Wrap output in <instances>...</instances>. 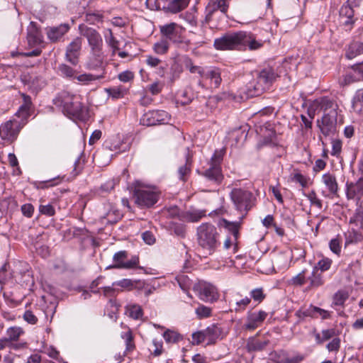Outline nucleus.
Instances as JSON below:
<instances>
[{"label":"nucleus","instance_id":"nucleus-1","mask_svg":"<svg viewBox=\"0 0 363 363\" xmlns=\"http://www.w3.org/2000/svg\"><path fill=\"white\" fill-rule=\"evenodd\" d=\"M23 104L19 107L13 118L0 125L1 138L11 143L16 140L20 131L27 123L30 116L31 100L29 96L22 94Z\"/></svg>","mask_w":363,"mask_h":363},{"label":"nucleus","instance_id":"nucleus-2","mask_svg":"<svg viewBox=\"0 0 363 363\" xmlns=\"http://www.w3.org/2000/svg\"><path fill=\"white\" fill-rule=\"evenodd\" d=\"M313 106L319 108L324 112L321 120H318V126L325 136L334 135L336 133L338 116V106L330 99L323 97L314 101Z\"/></svg>","mask_w":363,"mask_h":363},{"label":"nucleus","instance_id":"nucleus-3","mask_svg":"<svg viewBox=\"0 0 363 363\" xmlns=\"http://www.w3.org/2000/svg\"><path fill=\"white\" fill-rule=\"evenodd\" d=\"M53 102L68 116L82 118L85 113V108L82 105L79 95L62 91L54 99Z\"/></svg>","mask_w":363,"mask_h":363},{"label":"nucleus","instance_id":"nucleus-4","mask_svg":"<svg viewBox=\"0 0 363 363\" xmlns=\"http://www.w3.org/2000/svg\"><path fill=\"white\" fill-rule=\"evenodd\" d=\"M219 234L215 225L209 223L201 224L196 229L199 247L206 255H212L218 243Z\"/></svg>","mask_w":363,"mask_h":363},{"label":"nucleus","instance_id":"nucleus-5","mask_svg":"<svg viewBox=\"0 0 363 363\" xmlns=\"http://www.w3.org/2000/svg\"><path fill=\"white\" fill-rule=\"evenodd\" d=\"M230 199L235 208L240 213H247L255 203V197L253 194L250 191L240 187H233L231 189Z\"/></svg>","mask_w":363,"mask_h":363},{"label":"nucleus","instance_id":"nucleus-6","mask_svg":"<svg viewBox=\"0 0 363 363\" xmlns=\"http://www.w3.org/2000/svg\"><path fill=\"white\" fill-rule=\"evenodd\" d=\"M133 198L140 208H149L157 203L159 195L152 187L138 186L135 189Z\"/></svg>","mask_w":363,"mask_h":363},{"label":"nucleus","instance_id":"nucleus-7","mask_svg":"<svg viewBox=\"0 0 363 363\" xmlns=\"http://www.w3.org/2000/svg\"><path fill=\"white\" fill-rule=\"evenodd\" d=\"M241 31L226 33L214 40V47L217 50H235L241 48Z\"/></svg>","mask_w":363,"mask_h":363},{"label":"nucleus","instance_id":"nucleus-8","mask_svg":"<svg viewBox=\"0 0 363 363\" xmlns=\"http://www.w3.org/2000/svg\"><path fill=\"white\" fill-rule=\"evenodd\" d=\"M162 35L174 43H180L183 40L185 29L176 23H170L160 26Z\"/></svg>","mask_w":363,"mask_h":363},{"label":"nucleus","instance_id":"nucleus-9","mask_svg":"<svg viewBox=\"0 0 363 363\" xmlns=\"http://www.w3.org/2000/svg\"><path fill=\"white\" fill-rule=\"evenodd\" d=\"M127 257L128 253L124 250L115 253L113 257L115 264L110 267V268L127 269L136 268L139 264V258L138 257H133L130 260L125 261Z\"/></svg>","mask_w":363,"mask_h":363},{"label":"nucleus","instance_id":"nucleus-10","mask_svg":"<svg viewBox=\"0 0 363 363\" xmlns=\"http://www.w3.org/2000/svg\"><path fill=\"white\" fill-rule=\"evenodd\" d=\"M82 34L87 38L91 53L99 57V54L102 51L103 45V40L99 33L93 28H86L82 30Z\"/></svg>","mask_w":363,"mask_h":363},{"label":"nucleus","instance_id":"nucleus-11","mask_svg":"<svg viewBox=\"0 0 363 363\" xmlns=\"http://www.w3.org/2000/svg\"><path fill=\"white\" fill-rule=\"evenodd\" d=\"M194 289L199 292L200 298L204 301L213 302L218 298L216 288L209 283H199L194 286Z\"/></svg>","mask_w":363,"mask_h":363},{"label":"nucleus","instance_id":"nucleus-12","mask_svg":"<svg viewBox=\"0 0 363 363\" xmlns=\"http://www.w3.org/2000/svg\"><path fill=\"white\" fill-rule=\"evenodd\" d=\"M230 1V0H216L208 3L206 7V21H211L218 11L225 15L228 9Z\"/></svg>","mask_w":363,"mask_h":363},{"label":"nucleus","instance_id":"nucleus-13","mask_svg":"<svg viewBox=\"0 0 363 363\" xmlns=\"http://www.w3.org/2000/svg\"><path fill=\"white\" fill-rule=\"evenodd\" d=\"M82 39L76 38L67 47L65 57L66 60L73 65H77L82 48Z\"/></svg>","mask_w":363,"mask_h":363},{"label":"nucleus","instance_id":"nucleus-14","mask_svg":"<svg viewBox=\"0 0 363 363\" xmlns=\"http://www.w3.org/2000/svg\"><path fill=\"white\" fill-rule=\"evenodd\" d=\"M267 313L263 311L258 312H249L247 320L244 325L246 330H253L258 328L266 319Z\"/></svg>","mask_w":363,"mask_h":363},{"label":"nucleus","instance_id":"nucleus-15","mask_svg":"<svg viewBox=\"0 0 363 363\" xmlns=\"http://www.w3.org/2000/svg\"><path fill=\"white\" fill-rule=\"evenodd\" d=\"M363 195V176L355 182H347L346 184V197L348 200L360 198Z\"/></svg>","mask_w":363,"mask_h":363},{"label":"nucleus","instance_id":"nucleus-16","mask_svg":"<svg viewBox=\"0 0 363 363\" xmlns=\"http://www.w3.org/2000/svg\"><path fill=\"white\" fill-rule=\"evenodd\" d=\"M241 47H247L250 50L260 49L264 45L263 40L257 39V37L251 33L241 31Z\"/></svg>","mask_w":363,"mask_h":363},{"label":"nucleus","instance_id":"nucleus-17","mask_svg":"<svg viewBox=\"0 0 363 363\" xmlns=\"http://www.w3.org/2000/svg\"><path fill=\"white\" fill-rule=\"evenodd\" d=\"M24 334V330L18 326H12L6 331V337L0 340V350H3L9 343L18 340Z\"/></svg>","mask_w":363,"mask_h":363},{"label":"nucleus","instance_id":"nucleus-18","mask_svg":"<svg viewBox=\"0 0 363 363\" xmlns=\"http://www.w3.org/2000/svg\"><path fill=\"white\" fill-rule=\"evenodd\" d=\"M203 331L207 345H213L218 340H222L224 337L221 328L217 325H212L205 330H203Z\"/></svg>","mask_w":363,"mask_h":363},{"label":"nucleus","instance_id":"nucleus-19","mask_svg":"<svg viewBox=\"0 0 363 363\" xmlns=\"http://www.w3.org/2000/svg\"><path fill=\"white\" fill-rule=\"evenodd\" d=\"M212 160H214L215 164L209 169L206 170L203 173V175L209 180L220 182L222 180L223 177L221 174L220 168L217 163L221 160V157L220 155L217 156L216 154H214Z\"/></svg>","mask_w":363,"mask_h":363},{"label":"nucleus","instance_id":"nucleus-20","mask_svg":"<svg viewBox=\"0 0 363 363\" xmlns=\"http://www.w3.org/2000/svg\"><path fill=\"white\" fill-rule=\"evenodd\" d=\"M266 89H267L265 86L261 84L257 78L246 85L245 92L247 97H253L262 94Z\"/></svg>","mask_w":363,"mask_h":363},{"label":"nucleus","instance_id":"nucleus-21","mask_svg":"<svg viewBox=\"0 0 363 363\" xmlns=\"http://www.w3.org/2000/svg\"><path fill=\"white\" fill-rule=\"evenodd\" d=\"M69 29L68 24H61L57 27H51L47 30L48 38L52 42L60 39Z\"/></svg>","mask_w":363,"mask_h":363},{"label":"nucleus","instance_id":"nucleus-22","mask_svg":"<svg viewBox=\"0 0 363 363\" xmlns=\"http://www.w3.org/2000/svg\"><path fill=\"white\" fill-rule=\"evenodd\" d=\"M321 182L330 194H337L338 191V184L333 174L330 172L323 174L321 177Z\"/></svg>","mask_w":363,"mask_h":363},{"label":"nucleus","instance_id":"nucleus-23","mask_svg":"<svg viewBox=\"0 0 363 363\" xmlns=\"http://www.w3.org/2000/svg\"><path fill=\"white\" fill-rule=\"evenodd\" d=\"M354 11L348 4L342 6L340 10V22L345 26H350L354 23Z\"/></svg>","mask_w":363,"mask_h":363},{"label":"nucleus","instance_id":"nucleus-24","mask_svg":"<svg viewBox=\"0 0 363 363\" xmlns=\"http://www.w3.org/2000/svg\"><path fill=\"white\" fill-rule=\"evenodd\" d=\"M232 235L227 237L223 242V247L225 250H229L232 246H233V252L235 253L237 252V240L238 238V225L237 224H233L231 228Z\"/></svg>","mask_w":363,"mask_h":363},{"label":"nucleus","instance_id":"nucleus-25","mask_svg":"<svg viewBox=\"0 0 363 363\" xmlns=\"http://www.w3.org/2000/svg\"><path fill=\"white\" fill-rule=\"evenodd\" d=\"M291 255L287 252H281L278 254L273 260L274 268L279 270L285 269L289 267Z\"/></svg>","mask_w":363,"mask_h":363},{"label":"nucleus","instance_id":"nucleus-26","mask_svg":"<svg viewBox=\"0 0 363 363\" xmlns=\"http://www.w3.org/2000/svg\"><path fill=\"white\" fill-rule=\"evenodd\" d=\"M361 54H363V43L359 41L352 42L345 52V56L349 60H352Z\"/></svg>","mask_w":363,"mask_h":363},{"label":"nucleus","instance_id":"nucleus-27","mask_svg":"<svg viewBox=\"0 0 363 363\" xmlns=\"http://www.w3.org/2000/svg\"><path fill=\"white\" fill-rule=\"evenodd\" d=\"M268 344L267 340H260L257 337H252L247 340L246 348L248 352L262 350Z\"/></svg>","mask_w":363,"mask_h":363},{"label":"nucleus","instance_id":"nucleus-28","mask_svg":"<svg viewBox=\"0 0 363 363\" xmlns=\"http://www.w3.org/2000/svg\"><path fill=\"white\" fill-rule=\"evenodd\" d=\"M274 77L275 74L274 71L271 68H266L259 73L257 79L268 89Z\"/></svg>","mask_w":363,"mask_h":363},{"label":"nucleus","instance_id":"nucleus-29","mask_svg":"<svg viewBox=\"0 0 363 363\" xmlns=\"http://www.w3.org/2000/svg\"><path fill=\"white\" fill-rule=\"evenodd\" d=\"M309 281L308 289L318 288L324 284V280L320 273L316 272V269H313L310 275H307V281Z\"/></svg>","mask_w":363,"mask_h":363},{"label":"nucleus","instance_id":"nucleus-30","mask_svg":"<svg viewBox=\"0 0 363 363\" xmlns=\"http://www.w3.org/2000/svg\"><path fill=\"white\" fill-rule=\"evenodd\" d=\"M352 109L355 113L363 115V88L355 92L352 99Z\"/></svg>","mask_w":363,"mask_h":363},{"label":"nucleus","instance_id":"nucleus-31","mask_svg":"<svg viewBox=\"0 0 363 363\" xmlns=\"http://www.w3.org/2000/svg\"><path fill=\"white\" fill-rule=\"evenodd\" d=\"M125 314L133 319L138 320L143 317V312L140 306L130 303L125 307Z\"/></svg>","mask_w":363,"mask_h":363},{"label":"nucleus","instance_id":"nucleus-32","mask_svg":"<svg viewBox=\"0 0 363 363\" xmlns=\"http://www.w3.org/2000/svg\"><path fill=\"white\" fill-rule=\"evenodd\" d=\"M206 216V211L199 210L189 211L183 213L182 219L188 222H198Z\"/></svg>","mask_w":363,"mask_h":363},{"label":"nucleus","instance_id":"nucleus-33","mask_svg":"<svg viewBox=\"0 0 363 363\" xmlns=\"http://www.w3.org/2000/svg\"><path fill=\"white\" fill-rule=\"evenodd\" d=\"M211 80V87L217 88L221 82L220 74L218 69H213L207 71L204 77Z\"/></svg>","mask_w":363,"mask_h":363},{"label":"nucleus","instance_id":"nucleus-34","mask_svg":"<svg viewBox=\"0 0 363 363\" xmlns=\"http://www.w3.org/2000/svg\"><path fill=\"white\" fill-rule=\"evenodd\" d=\"M307 282V270L303 269L288 281V284L294 286H301Z\"/></svg>","mask_w":363,"mask_h":363},{"label":"nucleus","instance_id":"nucleus-35","mask_svg":"<svg viewBox=\"0 0 363 363\" xmlns=\"http://www.w3.org/2000/svg\"><path fill=\"white\" fill-rule=\"evenodd\" d=\"M106 94L114 99L123 98L127 93V89L122 86L105 89Z\"/></svg>","mask_w":363,"mask_h":363},{"label":"nucleus","instance_id":"nucleus-36","mask_svg":"<svg viewBox=\"0 0 363 363\" xmlns=\"http://www.w3.org/2000/svg\"><path fill=\"white\" fill-rule=\"evenodd\" d=\"M189 0H173L168 5V9L174 13L184 9L189 4Z\"/></svg>","mask_w":363,"mask_h":363},{"label":"nucleus","instance_id":"nucleus-37","mask_svg":"<svg viewBox=\"0 0 363 363\" xmlns=\"http://www.w3.org/2000/svg\"><path fill=\"white\" fill-rule=\"evenodd\" d=\"M104 77V73L103 72L102 74L97 75L84 73L77 76L76 78L78 82L87 84L91 82L103 79Z\"/></svg>","mask_w":363,"mask_h":363},{"label":"nucleus","instance_id":"nucleus-38","mask_svg":"<svg viewBox=\"0 0 363 363\" xmlns=\"http://www.w3.org/2000/svg\"><path fill=\"white\" fill-rule=\"evenodd\" d=\"M103 61V52L99 54V57L96 55H93L91 53V56L90 57L89 61L86 63V68L89 69H95L97 67H100L102 64Z\"/></svg>","mask_w":363,"mask_h":363},{"label":"nucleus","instance_id":"nucleus-39","mask_svg":"<svg viewBox=\"0 0 363 363\" xmlns=\"http://www.w3.org/2000/svg\"><path fill=\"white\" fill-rule=\"evenodd\" d=\"M156 112L148 111L145 113L140 119V123L143 125L151 126L155 125L157 123L155 116H157Z\"/></svg>","mask_w":363,"mask_h":363},{"label":"nucleus","instance_id":"nucleus-40","mask_svg":"<svg viewBox=\"0 0 363 363\" xmlns=\"http://www.w3.org/2000/svg\"><path fill=\"white\" fill-rule=\"evenodd\" d=\"M63 179H64V177H61L58 176L57 177H55V178L49 179V180L39 182L38 183L37 187L38 189H47V188L52 187V186H55L59 184L60 183H61Z\"/></svg>","mask_w":363,"mask_h":363},{"label":"nucleus","instance_id":"nucleus-41","mask_svg":"<svg viewBox=\"0 0 363 363\" xmlns=\"http://www.w3.org/2000/svg\"><path fill=\"white\" fill-rule=\"evenodd\" d=\"M169 49V43L167 40H161L153 45V50L158 55L167 53Z\"/></svg>","mask_w":363,"mask_h":363},{"label":"nucleus","instance_id":"nucleus-42","mask_svg":"<svg viewBox=\"0 0 363 363\" xmlns=\"http://www.w3.org/2000/svg\"><path fill=\"white\" fill-rule=\"evenodd\" d=\"M191 169V159L189 155H188L186 157V164L183 166H181L179 168L178 173L179 176V179L182 181L186 180V177L189 174Z\"/></svg>","mask_w":363,"mask_h":363},{"label":"nucleus","instance_id":"nucleus-43","mask_svg":"<svg viewBox=\"0 0 363 363\" xmlns=\"http://www.w3.org/2000/svg\"><path fill=\"white\" fill-rule=\"evenodd\" d=\"M332 264V260L327 257H323L320 260H319L317 264L313 267V269H316V272H318V270L321 272H325L328 270Z\"/></svg>","mask_w":363,"mask_h":363},{"label":"nucleus","instance_id":"nucleus-44","mask_svg":"<svg viewBox=\"0 0 363 363\" xmlns=\"http://www.w3.org/2000/svg\"><path fill=\"white\" fill-rule=\"evenodd\" d=\"M123 339L125 341L126 352L132 351L135 348L133 343V337L130 330L121 335Z\"/></svg>","mask_w":363,"mask_h":363},{"label":"nucleus","instance_id":"nucleus-45","mask_svg":"<svg viewBox=\"0 0 363 363\" xmlns=\"http://www.w3.org/2000/svg\"><path fill=\"white\" fill-rule=\"evenodd\" d=\"M164 339L167 343H174L179 341L180 336L174 330H167L163 334Z\"/></svg>","mask_w":363,"mask_h":363},{"label":"nucleus","instance_id":"nucleus-46","mask_svg":"<svg viewBox=\"0 0 363 363\" xmlns=\"http://www.w3.org/2000/svg\"><path fill=\"white\" fill-rule=\"evenodd\" d=\"M177 281L178 282L180 288L184 291H188L191 286V280H190L187 276L181 275L177 277Z\"/></svg>","mask_w":363,"mask_h":363},{"label":"nucleus","instance_id":"nucleus-47","mask_svg":"<svg viewBox=\"0 0 363 363\" xmlns=\"http://www.w3.org/2000/svg\"><path fill=\"white\" fill-rule=\"evenodd\" d=\"M348 298V294L345 291H338L333 297V303L335 305L341 306Z\"/></svg>","mask_w":363,"mask_h":363},{"label":"nucleus","instance_id":"nucleus-48","mask_svg":"<svg viewBox=\"0 0 363 363\" xmlns=\"http://www.w3.org/2000/svg\"><path fill=\"white\" fill-rule=\"evenodd\" d=\"M58 71L62 76L66 77H73L75 74V71L69 66L65 64H61L58 67Z\"/></svg>","mask_w":363,"mask_h":363},{"label":"nucleus","instance_id":"nucleus-49","mask_svg":"<svg viewBox=\"0 0 363 363\" xmlns=\"http://www.w3.org/2000/svg\"><path fill=\"white\" fill-rule=\"evenodd\" d=\"M196 313L200 319L208 318L211 314V309L209 307L201 305L196 309Z\"/></svg>","mask_w":363,"mask_h":363},{"label":"nucleus","instance_id":"nucleus-50","mask_svg":"<svg viewBox=\"0 0 363 363\" xmlns=\"http://www.w3.org/2000/svg\"><path fill=\"white\" fill-rule=\"evenodd\" d=\"M121 141L118 139L111 138L105 142L106 148L111 151H118L120 149Z\"/></svg>","mask_w":363,"mask_h":363},{"label":"nucleus","instance_id":"nucleus-51","mask_svg":"<svg viewBox=\"0 0 363 363\" xmlns=\"http://www.w3.org/2000/svg\"><path fill=\"white\" fill-rule=\"evenodd\" d=\"M360 80L359 77H357L351 73H347L340 79V84L342 86H346L351 83L355 82Z\"/></svg>","mask_w":363,"mask_h":363},{"label":"nucleus","instance_id":"nucleus-52","mask_svg":"<svg viewBox=\"0 0 363 363\" xmlns=\"http://www.w3.org/2000/svg\"><path fill=\"white\" fill-rule=\"evenodd\" d=\"M251 302V298L249 297H245L235 301V311H243Z\"/></svg>","mask_w":363,"mask_h":363},{"label":"nucleus","instance_id":"nucleus-53","mask_svg":"<svg viewBox=\"0 0 363 363\" xmlns=\"http://www.w3.org/2000/svg\"><path fill=\"white\" fill-rule=\"evenodd\" d=\"M340 240L338 238H333L329 243L330 250L336 255H340L341 252Z\"/></svg>","mask_w":363,"mask_h":363},{"label":"nucleus","instance_id":"nucleus-54","mask_svg":"<svg viewBox=\"0 0 363 363\" xmlns=\"http://www.w3.org/2000/svg\"><path fill=\"white\" fill-rule=\"evenodd\" d=\"M192 344L199 345L205 342L204 334L203 330L195 332L191 335Z\"/></svg>","mask_w":363,"mask_h":363},{"label":"nucleus","instance_id":"nucleus-55","mask_svg":"<svg viewBox=\"0 0 363 363\" xmlns=\"http://www.w3.org/2000/svg\"><path fill=\"white\" fill-rule=\"evenodd\" d=\"M306 196L310 201V203L311 205L315 206L318 208H322V202L317 197V195L314 191H311L310 193H308L307 195H306Z\"/></svg>","mask_w":363,"mask_h":363},{"label":"nucleus","instance_id":"nucleus-56","mask_svg":"<svg viewBox=\"0 0 363 363\" xmlns=\"http://www.w3.org/2000/svg\"><path fill=\"white\" fill-rule=\"evenodd\" d=\"M250 294L254 301H258L259 303L262 301L265 298V294L261 288L253 289L251 291Z\"/></svg>","mask_w":363,"mask_h":363},{"label":"nucleus","instance_id":"nucleus-57","mask_svg":"<svg viewBox=\"0 0 363 363\" xmlns=\"http://www.w3.org/2000/svg\"><path fill=\"white\" fill-rule=\"evenodd\" d=\"M106 43L114 50L118 49V41L113 37L111 30H108V33L106 35Z\"/></svg>","mask_w":363,"mask_h":363},{"label":"nucleus","instance_id":"nucleus-58","mask_svg":"<svg viewBox=\"0 0 363 363\" xmlns=\"http://www.w3.org/2000/svg\"><path fill=\"white\" fill-rule=\"evenodd\" d=\"M152 348L150 350L152 352L155 356H159L162 354V343L160 341H158L156 339L152 340Z\"/></svg>","mask_w":363,"mask_h":363},{"label":"nucleus","instance_id":"nucleus-59","mask_svg":"<svg viewBox=\"0 0 363 363\" xmlns=\"http://www.w3.org/2000/svg\"><path fill=\"white\" fill-rule=\"evenodd\" d=\"M39 211L42 214L48 216H52L55 213V208L51 204L40 205L39 206Z\"/></svg>","mask_w":363,"mask_h":363},{"label":"nucleus","instance_id":"nucleus-60","mask_svg":"<svg viewBox=\"0 0 363 363\" xmlns=\"http://www.w3.org/2000/svg\"><path fill=\"white\" fill-rule=\"evenodd\" d=\"M118 78L122 82H128L134 79V74L131 71L126 70L120 73Z\"/></svg>","mask_w":363,"mask_h":363},{"label":"nucleus","instance_id":"nucleus-61","mask_svg":"<svg viewBox=\"0 0 363 363\" xmlns=\"http://www.w3.org/2000/svg\"><path fill=\"white\" fill-rule=\"evenodd\" d=\"M292 180L299 183L303 187H306L308 185V179L300 173L294 174Z\"/></svg>","mask_w":363,"mask_h":363},{"label":"nucleus","instance_id":"nucleus-62","mask_svg":"<svg viewBox=\"0 0 363 363\" xmlns=\"http://www.w3.org/2000/svg\"><path fill=\"white\" fill-rule=\"evenodd\" d=\"M23 319L29 324L34 325L38 322V318L30 311H26L23 314Z\"/></svg>","mask_w":363,"mask_h":363},{"label":"nucleus","instance_id":"nucleus-63","mask_svg":"<svg viewBox=\"0 0 363 363\" xmlns=\"http://www.w3.org/2000/svg\"><path fill=\"white\" fill-rule=\"evenodd\" d=\"M21 211L25 216L30 218L33 214L34 207L30 203H26L21 206Z\"/></svg>","mask_w":363,"mask_h":363},{"label":"nucleus","instance_id":"nucleus-64","mask_svg":"<svg viewBox=\"0 0 363 363\" xmlns=\"http://www.w3.org/2000/svg\"><path fill=\"white\" fill-rule=\"evenodd\" d=\"M243 131L240 128L235 129L229 133V138L235 140V143L243 136Z\"/></svg>","mask_w":363,"mask_h":363}]
</instances>
